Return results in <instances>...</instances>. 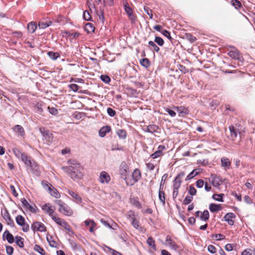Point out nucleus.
<instances>
[{"instance_id": "f257e3e1", "label": "nucleus", "mask_w": 255, "mask_h": 255, "mask_svg": "<svg viewBox=\"0 0 255 255\" xmlns=\"http://www.w3.org/2000/svg\"><path fill=\"white\" fill-rule=\"evenodd\" d=\"M68 166L63 167L65 172L68 173L73 180L82 179L83 174L81 172L82 167L80 164L75 160L68 161Z\"/></svg>"}, {"instance_id": "f03ea898", "label": "nucleus", "mask_w": 255, "mask_h": 255, "mask_svg": "<svg viewBox=\"0 0 255 255\" xmlns=\"http://www.w3.org/2000/svg\"><path fill=\"white\" fill-rule=\"evenodd\" d=\"M59 206V211L66 216H71L73 214L72 210L67 205L61 200L56 202Z\"/></svg>"}, {"instance_id": "7ed1b4c3", "label": "nucleus", "mask_w": 255, "mask_h": 255, "mask_svg": "<svg viewBox=\"0 0 255 255\" xmlns=\"http://www.w3.org/2000/svg\"><path fill=\"white\" fill-rule=\"evenodd\" d=\"M141 177V173L139 170L135 169L132 175V179L128 178V180H126V184L127 185L131 186L133 185L135 182H136Z\"/></svg>"}, {"instance_id": "20e7f679", "label": "nucleus", "mask_w": 255, "mask_h": 255, "mask_svg": "<svg viewBox=\"0 0 255 255\" xmlns=\"http://www.w3.org/2000/svg\"><path fill=\"white\" fill-rule=\"evenodd\" d=\"M52 219L58 225L63 227L65 230L70 232L71 231L70 225L64 220L56 216H52Z\"/></svg>"}, {"instance_id": "39448f33", "label": "nucleus", "mask_w": 255, "mask_h": 255, "mask_svg": "<svg viewBox=\"0 0 255 255\" xmlns=\"http://www.w3.org/2000/svg\"><path fill=\"white\" fill-rule=\"evenodd\" d=\"M31 228L34 231H36L42 232L46 230V228L45 225L40 222H34L32 224Z\"/></svg>"}, {"instance_id": "423d86ee", "label": "nucleus", "mask_w": 255, "mask_h": 255, "mask_svg": "<svg viewBox=\"0 0 255 255\" xmlns=\"http://www.w3.org/2000/svg\"><path fill=\"white\" fill-rule=\"evenodd\" d=\"M39 131L48 142H52L53 139V135L49 130L45 129L44 128H39Z\"/></svg>"}, {"instance_id": "0eeeda50", "label": "nucleus", "mask_w": 255, "mask_h": 255, "mask_svg": "<svg viewBox=\"0 0 255 255\" xmlns=\"http://www.w3.org/2000/svg\"><path fill=\"white\" fill-rule=\"evenodd\" d=\"M185 175L183 172L179 173L175 177L173 181V187L175 189H178L181 186V178Z\"/></svg>"}, {"instance_id": "6e6552de", "label": "nucleus", "mask_w": 255, "mask_h": 255, "mask_svg": "<svg viewBox=\"0 0 255 255\" xmlns=\"http://www.w3.org/2000/svg\"><path fill=\"white\" fill-rule=\"evenodd\" d=\"M21 202H22L23 206L25 208L28 209L29 211H30L32 213H36V212L37 208L34 204H33V205L30 204L27 202V201L24 198L22 199Z\"/></svg>"}, {"instance_id": "1a4fd4ad", "label": "nucleus", "mask_w": 255, "mask_h": 255, "mask_svg": "<svg viewBox=\"0 0 255 255\" xmlns=\"http://www.w3.org/2000/svg\"><path fill=\"white\" fill-rule=\"evenodd\" d=\"M111 180L109 174L106 171L101 172L99 176V181L102 184H107Z\"/></svg>"}, {"instance_id": "9d476101", "label": "nucleus", "mask_w": 255, "mask_h": 255, "mask_svg": "<svg viewBox=\"0 0 255 255\" xmlns=\"http://www.w3.org/2000/svg\"><path fill=\"white\" fill-rule=\"evenodd\" d=\"M20 159L28 167H32L34 164V162L31 160V158L26 153H24Z\"/></svg>"}, {"instance_id": "9b49d317", "label": "nucleus", "mask_w": 255, "mask_h": 255, "mask_svg": "<svg viewBox=\"0 0 255 255\" xmlns=\"http://www.w3.org/2000/svg\"><path fill=\"white\" fill-rule=\"evenodd\" d=\"M128 166L126 163H122L121 165L120 169V173L122 178L124 179L126 182V180H128V178L127 177V171Z\"/></svg>"}, {"instance_id": "f8f14e48", "label": "nucleus", "mask_w": 255, "mask_h": 255, "mask_svg": "<svg viewBox=\"0 0 255 255\" xmlns=\"http://www.w3.org/2000/svg\"><path fill=\"white\" fill-rule=\"evenodd\" d=\"M212 183L213 186L215 187H217L219 189H220L219 186L222 183V178L219 176H213L212 175Z\"/></svg>"}, {"instance_id": "ddd939ff", "label": "nucleus", "mask_w": 255, "mask_h": 255, "mask_svg": "<svg viewBox=\"0 0 255 255\" xmlns=\"http://www.w3.org/2000/svg\"><path fill=\"white\" fill-rule=\"evenodd\" d=\"M42 210L45 213L48 214L52 218V216H55L53 215L55 210L51 206L49 205V204H46L43 205L42 207Z\"/></svg>"}, {"instance_id": "4468645a", "label": "nucleus", "mask_w": 255, "mask_h": 255, "mask_svg": "<svg viewBox=\"0 0 255 255\" xmlns=\"http://www.w3.org/2000/svg\"><path fill=\"white\" fill-rule=\"evenodd\" d=\"M163 187V186L162 185L161 182L160 185L159 190L158 192V198L162 205H164L165 203V193L162 190Z\"/></svg>"}, {"instance_id": "2eb2a0df", "label": "nucleus", "mask_w": 255, "mask_h": 255, "mask_svg": "<svg viewBox=\"0 0 255 255\" xmlns=\"http://www.w3.org/2000/svg\"><path fill=\"white\" fill-rule=\"evenodd\" d=\"M68 194L73 197L74 201L77 203H81L82 201L81 197L78 195L77 192H75L71 190H68Z\"/></svg>"}, {"instance_id": "dca6fc26", "label": "nucleus", "mask_w": 255, "mask_h": 255, "mask_svg": "<svg viewBox=\"0 0 255 255\" xmlns=\"http://www.w3.org/2000/svg\"><path fill=\"white\" fill-rule=\"evenodd\" d=\"M165 149V147L163 145H159L158 147V150L155 151L151 155L153 158H156L161 156L162 155V151Z\"/></svg>"}, {"instance_id": "f3484780", "label": "nucleus", "mask_w": 255, "mask_h": 255, "mask_svg": "<svg viewBox=\"0 0 255 255\" xmlns=\"http://www.w3.org/2000/svg\"><path fill=\"white\" fill-rule=\"evenodd\" d=\"M3 239L6 240L7 242L11 244L14 242V237L8 231H5L3 234Z\"/></svg>"}, {"instance_id": "a211bd4d", "label": "nucleus", "mask_w": 255, "mask_h": 255, "mask_svg": "<svg viewBox=\"0 0 255 255\" xmlns=\"http://www.w3.org/2000/svg\"><path fill=\"white\" fill-rule=\"evenodd\" d=\"M235 216L234 213H229L224 217V219L230 225H233L234 223L233 219L235 218Z\"/></svg>"}, {"instance_id": "6ab92c4d", "label": "nucleus", "mask_w": 255, "mask_h": 255, "mask_svg": "<svg viewBox=\"0 0 255 255\" xmlns=\"http://www.w3.org/2000/svg\"><path fill=\"white\" fill-rule=\"evenodd\" d=\"M231 161L229 158L224 157L221 158V165L225 170L229 169L231 166Z\"/></svg>"}, {"instance_id": "aec40b11", "label": "nucleus", "mask_w": 255, "mask_h": 255, "mask_svg": "<svg viewBox=\"0 0 255 255\" xmlns=\"http://www.w3.org/2000/svg\"><path fill=\"white\" fill-rule=\"evenodd\" d=\"M52 24V21L50 20H40L38 23V26L39 28L45 29L46 27L50 26Z\"/></svg>"}, {"instance_id": "412c9836", "label": "nucleus", "mask_w": 255, "mask_h": 255, "mask_svg": "<svg viewBox=\"0 0 255 255\" xmlns=\"http://www.w3.org/2000/svg\"><path fill=\"white\" fill-rule=\"evenodd\" d=\"M166 245L174 250H176L178 248L175 242L171 239V237L169 236H167L166 237Z\"/></svg>"}, {"instance_id": "4be33fe9", "label": "nucleus", "mask_w": 255, "mask_h": 255, "mask_svg": "<svg viewBox=\"0 0 255 255\" xmlns=\"http://www.w3.org/2000/svg\"><path fill=\"white\" fill-rule=\"evenodd\" d=\"M111 129V127L109 126H105L102 127L99 130V135L102 137H104L107 132L110 131Z\"/></svg>"}, {"instance_id": "5701e85b", "label": "nucleus", "mask_w": 255, "mask_h": 255, "mask_svg": "<svg viewBox=\"0 0 255 255\" xmlns=\"http://www.w3.org/2000/svg\"><path fill=\"white\" fill-rule=\"evenodd\" d=\"M37 26L35 22L32 21L27 24V29L29 32L31 33H34L37 29Z\"/></svg>"}, {"instance_id": "b1692460", "label": "nucleus", "mask_w": 255, "mask_h": 255, "mask_svg": "<svg viewBox=\"0 0 255 255\" xmlns=\"http://www.w3.org/2000/svg\"><path fill=\"white\" fill-rule=\"evenodd\" d=\"M209 209L211 212L214 213L222 209L220 205L212 203L209 205Z\"/></svg>"}, {"instance_id": "393cba45", "label": "nucleus", "mask_w": 255, "mask_h": 255, "mask_svg": "<svg viewBox=\"0 0 255 255\" xmlns=\"http://www.w3.org/2000/svg\"><path fill=\"white\" fill-rule=\"evenodd\" d=\"M231 138L234 140L237 136L238 131L235 129L233 126H230L229 127Z\"/></svg>"}, {"instance_id": "a878e982", "label": "nucleus", "mask_w": 255, "mask_h": 255, "mask_svg": "<svg viewBox=\"0 0 255 255\" xmlns=\"http://www.w3.org/2000/svg\"><path fill=\"white\" fill-rule=\"evenodd\" d=\"M13 130L18 134L22 136L24 134V130L20 125H16L13 128Z\"/></svg>"}, {"instance_id": "bb28decb", "label": "nucleus", "mask_w": 255, "mask_h": 255, "mask_svg": "<svg viewBox=\"0 0 255 255\" xmlns=\"http://www.w3.org/2000/svg\"><path fill=\"white\" fill-rule=\"evenodd\" d=\"M48 191L50 194L55 198H58L60 196L57 190L52 186L51 187H48Z\"/></svg>"}, {"instance_id": "cd10ccee", "label": "nucleus", "mask_w": 255, "mask_h": 255, "mask_svg": "<svg viewBox=\"0 0 255 255\" xmlns=\"http://www.w3.org/2000/svg\"><path fill=\"white\" fill-rule=\"evenodd\" d=\"M200 173L199 169H194L186 178V180H189Z\"/></svg>"}, {"instance_id": "c85d7f7f", "label": "nucleus", "mask_w": 255, "mask_h": 255, "mask_svg": "<svg viewBox=\"0 0 255 255\" xmlns=\"http://www.w3.org/2000/svg\"><path fill=\"white\" fill-rule=\"evenodd\" d=\"M201 220L206 222L209 218V213L208 210H205L201 213L200 218Z\"/></svg>"}, {"instance_id": "c756f323", "label": "nucleus", "mask_w": 255, "mask_h": 255, "mask_svg": "<svg viewBox=\"0 0 255 255\" xmlns=\"http://www.w3.org/2000/svg\"><path fill=\"white\" fill-rule=\"evenodd\" d=\"M158 129V127L155 125H150L147 127L146 128V131L151 132V133H154V132H157Z\"/></svg>"}, {"instance_id": "7c9ffc66", "label": "nucleus", "mask_w": 255, "mask_h": 255, "mask_svg": "<svg viewBox=\"0 0 255 255\" xmlns=\"http://www.w3.org/2000/svg\"><path fill=\"white\" fill-rule=\"evenodd\" d=\"M132 222L131 224L133 227L138 230H140L141 229V227L139 225L138 221L135 219L134 216H130Z\"/></svg>"}, {"instance_id": "2f4dec72", "label": "nucleus", "mask_w": 255, "mask_h": 255, "mask_svg": "<svg viewBox=\"0 0 255 255\" xmlns=\"http://www.w3.org/2000/svg\"><path fill=\"white\" fill-rule=\"evenodd\" d=\"M85 29L88 33H91L94 31L95 27L93 24L88 23L85 26Z\"/></svg>"}, {"instance_id": "473e14b6", "label": "nucleus", "mask_w": 255, "mask_h": 255, "mask_svg": "<svg viewBox=\"0 0 255 255\" xmlns=\"http://www.w3.org/2000/svg\"><path fill=\"white\" fill-rule=\"evenodd\" d=\"M147 244L151 247L154 250H156V246L155 242L153 240V238L151 237H149L147 240Z\"/></svg>"}, {"instance_id": "72a5a7b5", "label": "nucleus", "mask_w": 255, "mask_h": 255, "mask_svg": "<svg viewBox=\"0 0 255 255\" xmlns=\"http://www.w3.org/2000/svg\"><path fill=\"white\" fill-rule=\"evenodd\" d=\"M224 194H214L212 196V198L216 201L219 202H223V197L224 196Z\"/></svg>"}, {"instance_id": "f704fd0d", "label": "nucleus", "mask_w": 255, "mask_h": 255, "mask_svg": "<svg viewBox=\"0 0 255 255\" xmlns=\"http://www.w3.org/2000/svg\"><path fill=\"white\" fill-rule=\"evenodd\" d=\"M140 64L146 68L150 66V62L147 58H143L140 60Z\"/></svg>"}, {"instance_id": "c9c22d12", "label": "nucleus", "mask_w": 255, "mask_h": 255, "mask_svg": "<svg viewBox=\"0 0 255 255\" xmlns=\"http://www.w3.org/2000/svg\"><path fill=\"white\" fill-rule=\"evenodd\" d=\"M16 222L18 225H22L25 223V219L21 215H18L16 217Z\"/></svg>"}, {"instance_id": "e433bc0d", "label": "nucleus", "mask_w": 255, "mask_h": 255, "mask_svg": "<svg viewBox=\"0 0 255 255\" xmlns=\"http://www.w3.org/2000/svg\"><path fill=\"white\" fill-rule=\"evenodd\" d=\"M229 55L234 59H239L240 57V53L238 51H230L228 53Z\"/></svg>"}, {"instance_id": "4c0bfd02", "label": "nucleus", "mask_w": 255, "mask_h": 255, "mask_svg": "<svg viewBox=\"0 0 255 255\" xmlns=\"http://www.w3.org/2000/svg\"><path fill=\"white\" fill-rule=\"evenodd\" d=\"M15 242L17 245H18L19 247H23L24 244L22 241V238L21 237L16 236L15 237Z\"/></svg>"}, {"instance_id": "58836bf2", "label": "nucleus", "mask_w": 255, "mask_h": 255, "mask_svg": "<svg viewBox=\"0 0 255 255\" xmlns=\"http://www.w3.org/2000/svg\"><path fill=\"white\" fill-rule=\"evenodd\" d=\"M117 134L121 138H125L126 137V131L124 129H119L117 131Z\"/></svg>"}, {"instance_id": "ea45409f", "label": "nucleus", "mask_w": 255, "mask_h": 255, "mask_svg": "<svg viewBox=\"0 0 255 255\" xmlns=\"http://www.w3.org/2000/svg\"><path fill=\"white\" fill-rule=\"evenodd\" d=\"M185 37L191 42H193L196 40V38L190 33H185Z\"/></svg>"}, {"instance_id": "a19ab883", "label": "nucleus", "mask_w": 255, "mask_h": 255, "mask_svg": "<svg viewBox=\"0 0 255 255\" xmlns=\"http://www.w3.org/2000/svg\"><path fill=\"white\" fill-rule=\"evenodd\" d=\"M176 111L179 114H187V110L183 107H175Z\"/></svg>"}, {"instance_id": "79ce46f5", "label": "nucleus", "mask_w": 255, "mask_h": 255, "mask_svg": "<svg viewBox=\"0 0 255 255\" xmlns=\"http://www.w3.org/2000/svg\"><path fill=\"white\" fill-rule=\"evenodd\" d=\"M34 249L35 251L38 252L41 255H45V252L43 249L41 248L39 245H36L34 246Z\"/></svg>"}, {"instance_id": "37998d69", "label": "nucleus", "mask_w": 255, "mask_h": 255, "mask_svg": "<svg viewBox=\"0 0 255 255\" xmlns=\"http://www.w3.org/2000/svg\"><path fill=\"white\" fill-rule=\"evenodd\" d=\"M125 10L127 13V14L128 15L130 18H132V9L127 5H125Z\"/></svg>"}, {"instance_id": "c03bdc74", "label": "nucleus", "mask_w": 255, "mask_h": 255, "mask_svg": "<svg viewBox=\"0 0 255 255\" xmlns=\"http://www.w3.org/2000/svg\"><path fill=\"white\" fill-rule=\"evenodd\" d=\"M13 152L14 155L18 158H21V157L22 156V155L25 153L21 152L18 149L16 148L13 149Z\"/></svg>"}, {"instance_id": "a18cd8bd", "label": "nucleus", "mask_w": 255, "mask_h": 255, "mask_svg": "<svg viewBox=\"0 0 255 255\" xmlns=\"http://www.w3.org/2000/svg\"><path fill=\"white\" fill-rule=\"evenodd\" d=\"M48 55L52 60H55L59 56V54L58 53L52 51L49 52Z\"/></svg>"}, {"instance_id": "49530a36", "label": "nucleus", "mask_w": 255, "mask_h": 255, "mask_svg": "<svg viewBox=\"0 0 255 255\" xmlns=\"http://www.w3.org/2000/svg\"><path fill=\"white\" fill-rule=\"evenodd\" d=\"M144 10L145 12L148 14L150 17V19H152L153 18V14H152V10L148 7L147 6H144L143 7Z\"/></svg>"}, {"instance_id": "de8ad7c7", "label": "nucleus", "mask_w": 255, "mask_h": 255, "mask_svg": "<svg viewBox=\"0 0 255 255\" xmlns=\"http://www.w3.org/2000/svg\"><path fill=\"white\" fill-rule=\"evenodd\" d=\"M101 222L102 223V224L107 227H109L110 228H112L113 229H115V228L117 226L116 224H114V225L113 226H111L107 221H105L104 219H102L101 220Z\"/></svg>"}, {"instance_id": "09e8293b", "label": "nucleus", "mask_w": 255, "mask_h": 255, "mask_svg": "<svg viewBox=\"0 0 255 255\" xmlns=\"http://www.w3.org/2000/svg\"><path fill=\"white\" fill-rule=\"evenodd\" d=\"M231 2L232 4L235 6L236 8H240L242 6L241 2L238 0H232Z\"/></svg>"}, {"instance_id": "8fccbe9b", "label": "nucleus", "mask_w": 255, "mask_h": 255, "mask_svg": "<svg viewBox=\"0 0 255 255\" xmlns=\"http://www.w3.org/2000/svg\"><path fill=\"white\" fill-rule=\"evenodd\" d=\"M155 42H156L159 46H162L164 44V41L163 39L158 36L155 37Z\"/></svg>"}, {"instance_id": "3c124183", "label": "nucleus", "mask_w": 255, "mask_h": 255, "mask_svg": "<svg viewBox=\"0 0 255 255\" xmlns=\"http://www.w3.org/2000/svg\"><path fill=\"white\" fill-rule=\"evenodd\" d=\"M148 44L149 46H151L153 48V50H155V51L158 52L159 50V48L155 44V43L154 42L150 41L148 42Z\"/></svg>"}, {"instance_id": "603ef678", "label": "nucleus", "mask_w": 255, "mask_h": 255, "mask_svg": "<svg viewBox=\"0 0 255 255\" xmlns=\"http://www.w3.org/2000/svg\"><path fill=\"white\" fill-rule=\"evenodd\" d=\"M192 200L193 197L192 196H187L183 200V204L185 205H188L192 201Z\"/></svg>"}, {"instance_id": "864d4df0", "label": "nucleus", "mask_w": 255, "mask_h": 255, "mask_svg": "<svg viewBox=\"0 0 255 255\" xmlns=\"http://www.w3.org/2000/svg\"><path fill=\"white\" fill-rule=\"evenodd\" d=\"M101 79L103 82H105L106 83H109L111 81L110 77L107 75H101Z\"/></svg>"}, {"instance_id": "5fc2aeb1", "label": "nucleus", "mask_w": 255, "mask_h": 255, "mask_svg": "<svg viewBox=\"0 0 255 255\" xmlns=\"http://www.w3.org/2000/svg\"><path fill=\"white\" fill-rule=\"evenodd\" d=\"M189 193L191 196L195 195L196 193V189L192 185L189 187Z\"/></svg>"}, {"instance_id": "6e6d98bb", "label": "nucleus", "mask_w": 255, "mask_h": 255, "mask_svg": "<svg viewBox=\"0 0 255 255\" xmlns=\"http://www.w3.org/2000/svg\"><path fill=\"white\" fill-rule=\"evenodd\" d=\"M6 252L8 255H12L13 253V249L12 247L7 246L6 247Z\"/></svg>"}, {"instance_id": "4d7b16f0", "label": "nucleus", "mask_w": 255, "mask_h": 255, "mask_svg": "<svg viewBox=\"0 0 255 255\" xmlns=\"http://www.w3.org/2000/svg\"><path fill=\"white\" fill-rule=\"evenodd\" d=\"M83 17L86 20H87V21L90 20L91 18V17L89 14V12L87 10H85L84 12Z\"/></svg>"}, {"instance_id": "13d9d810", "label": "nucleus", "mask_w": 255, "mask_h": 255, "mask_svg": "<svg viewBox=\"0 0 255 255\" xmlns=\"http://www.w3.org/2000/svg\"><path fill=\"white\" fill-rule=\"evenodd\" d=\"M69 88H70L71 90H72V91H73L74 92H76L78 91V86L75 84H70L69 86Z\"/></svg>"}, {"instance_id": "bf43d9fd", "label": "nucleus", "mask_w": 255, "mask_h": 255, "mask_svg": "<svg viewBox=\"0 0 255 255\" xmlns=\"http://www.w3.org/2000/svg\"><path fill=\"white\" fill-rule=\"evenodd\" d=\"M208 250L209 252L214 254L216 252V248L213 245H209L208 247Z\"/></svg>"}, {"instance_id": "052dcab7", "label": "nucleus", "mask_w": 255, "mask_h": 255, "mask_svg": "<svg viewBox=\"0 0 255 255\" xmlns=\"http://www.w3.org/2000/svg\"><path fill=\"white\" fill-rule=\"evenodd\" d=\"M204 185V182L202 179H199L196 182V186L198 188H202Z\"/></svg>"}, {"instance_id": "680f3d73", "label": "nucleus", "mask_w": 255, "mask_h": 255, "mask_svg": "<svg viewBox=\"0 0 255 255\" xmlns=\"http://www.w3.org/2000/svg\"><path fill=\"white\" fill-rule=\"evenodd\" d=\"M107 113L111 117H114L116 115V112L111 108H108Z\"/></svg>"}, {"instance_id": "e2e57ef3", "label": "nucleus", "mask_w": 255, "mask_h": 255, "mask_svg": "<svg viewBox=\"0 0 255 255\" xmlns=\"http://www.w3.org/2000/svg\"><path fill=\"white\" fill-rule=\"evenodd\" d=\"M22 227V229L23 232H27L29 231V227L27 224H26L25 222L24 223V224L22 225H20Z\"/></svg>"}, {"instance_id": "0e129e2a", "label": "nucleus", "mask_w": 255, "mask_h": 255, "mask_svg": "<svg viewBox=\"0 0 255 255\" xmlns=\"http://www.w3.org/2000/svg\"><path fill=\"white\" fill-rule=\"evenodd\" d=\"M49 109V112L52 115H56L58 113L57 110L55 108H48Z\"/></svg>"}, {"instance_id": "69168bd1", "label": "nucleus", "mask_w": 255, "mask_h": 255, "mask_svg": "<svg viewBox=\"0 0 255 255\" xmlns=\"http://www.w3.org/2000/svg\"><path fill=\"white\" fill-rule=\"evenodd\" d=\"M244 199L245 202L246 203H247V204H252L253 203L252 200L250 197V196H249L248 195H246L244 197Z\"/></svg>"}, {"instance_id": "338daca9", "label": "nucleus", "mask_w": 255, "mask_h": 255, "mask_svg": "<svg viewBox=\"0 0 255 255\" xmlns=\"http://www.w3.org/2000/svg\"><path fill=\"white\" fill-rule=\"evenodd\" d=\"M12 35L14 37L20 38L22 36V33L20 31H15L12 33Z\"/></svg>"}, {"instance_id": "774afa93", "label": "nucleus", "mask_w": 255, "mask_h": 255, "mask_svg": "<svg viewBox=\"0 0 255 255\" xmlns=\"http://www.w3.org/2000/svg\"><path fill=\"white\" fill-rule=\"evenodd\" d=\"M233 247L234 246L232 244H228L225 246V248L227 251H232L233 250Z\"/></svg>"}]
</instances>
